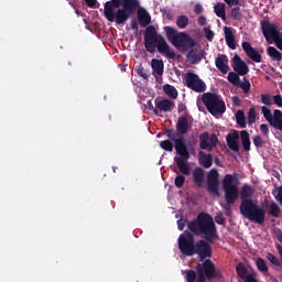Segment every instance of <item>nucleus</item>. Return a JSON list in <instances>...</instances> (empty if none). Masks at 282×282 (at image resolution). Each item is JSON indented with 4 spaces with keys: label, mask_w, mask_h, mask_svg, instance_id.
I'll return each instance as SVG.
<instances>
[{
    "label": "nucleus",
    "mask_w": 282,
    "mask_h": 282,
    "mask_svg": "<svg viewBox=\"0 0 282 282\" xmlns=\"http://www.w3.org/2000/svg\"><path fill=\"white\" fill-rule=\"evenodd\" d=\"M165 135L169 140L161 141L160 147L163 149V151H167V153H173L174 147L176 155H178L174 158V162L180 173L183 175H191V166L188 165V160H191V152H188L186 140L174 129H166Z\"/></svg>",
    "instance_id": "2"
},
{
    "label": "nucleus",
    "mask_w": 282,
    "mask_h": 282,
    "mask_svg": "<svg viewBox=\"0 0 282 282\" xmlns=\"http://www.w3.org/2000/svg\"><path fill=\"white\" fill-rule=\"evenodd\" d=\"M221 270L215 268V263L212 260H205L196 265V272L194 270L186 271L187 282H206L213 281V279H221Z\"/></svg>",
    "instance_id": "6"
},
{
    "label": "nucleus",
    "mask_w": 282,
    "mask_h": 282,
    "mask_svg": "<svg viewBox=\"0 0 282 282\" xmlns=\"http://www.w3.org/2000/svg\"><path fill=\"white\" fill-rule=\"evenodd\" d=\"M176 25L177 28H180V30H186V28L188 26V17L180 15L176 19Z\"/></svg>",
    "instance_id": "35"
},
{
    "label": "nucleus",
    "mask_w": 282,
    "mask_h": 282,
    "mask_svg": "<svg viewBox=\"0 0 282 282\" xmlns=\"http://www.w3.org/2000/svg\"><path fill=\"white\" fill-rule=\"evenodd\" d=\"M226 142L230 151L239 152V132L234 131L227 134Z\"/></svg>",
    "instance_id": "16"
},
{
    "label": "nucleus",
    "mask_w": 282,
    "mask_h": 282,
    "mask_svg": "<svg viewBox=\"0 0 282 282\" xmlns=\"http://www.w3.org/2000/svg\"><path fill=\"white\" fill-rule=\"evenodd\" d=\"M215 65L221 74H228V69H230V67L228 66V56L224 54H219L216 57Z\"/></svg>",
    "instance_id": "19"
},
{
    "label": "nucleus",
    "mask_w": 282,
    "mask_h": 282,
    "mask_svg": "<svg viewBox=\"0 0 282 282\" xmlns=\"http://www.w3.org/2000/svg\"><path fill=\"white\" fill-rule=\"evenodd\" d=\"M230 205L231 204H226L225 206H224V210H225V215H227V217H230V215H232V209H230Z\"/></svg>",
    "instance_id": "56"
},
{
    "label": "nucleus",
    "mask_w": 282,
    "mask_h": 282,
    "mask_svg": "<svg viewBox=\"0 0 282 282\" xmlns=\"http://www.w3.org/2000/svg\"><path fill=\"white\" fill-rule=\"evenodd\" d=\"M232 102L236 104L237 106L241 105V100L237 96L232 97Z\"/></svg>",
    "instance_id": "61"
},
{
    "label": "nucleus",
    "mask_w": 282,
    "mask_h": 282,
    "mask_svg": "<svg viewBox=\"0 0 282 282\" xmlns=\"http://www.w3.org/2000/svg\"><path fill=\"white\" fill-rule=\"evenodd\" d=\"M195 14H202L204 12V7L200 3L195 4L194 7Z\"/></svg>",
    "instance_id": "54"
},
{
    "label": "nucleus",
    "mask_w": 282,
    "mask_h": 282,
    "mask_svg": "<svg viewBox=\"0 0 282 282\" xmlns=\"http://www.w3.org/2000/svg\"><path fill=\"white\" fill-rule=\"evenodd\" d=\"M217 142H219L217 134L213 133L212 135H209L208 151H213V149H215V147H217Z\"/></svg>",
    "instance_id": "43"
},
{
    "label": "nucleus",
    "mask_w": 282,
    "mask_h": 282,
    "mask_svg": "<svg viewBox=\"0 0 282 282\" xmlns=\"http://www.w3.org/2000/svg\"><path fill=\"white\" fill-rule=\"evenodd\" d=\"M156 109H160L161 111L169 112L171 109H173V101L170 99H163L155 102Z\"/></svg>",
    "instance_id": "29"
},
{
    "label": "nucleus",
    "mask_w": 282,
    "mask_h": 282,
    "mask_svg": "<svg viewBox=\"0 0 282 282\" xmlns=\"http://www.w3.org/2000/svg\"><path fill=\"white\" fill-rule=\"evenodd\" d=\"M192 177H193L194 184L198 188H202V186H204V180L206 178V174L204 173V169L195 167L192 172Z\"/></svg>",
    "instance_id": "18"
},
{
    "label": "nucleus",
    "mask_w": 282,
    "mask_h": 282,
    "mask_svg": "<svg viewBox=\"0 0 282 282\" xmlns=\"http://www.w3.org/2000/svg\"><path fill=\"white\" fill-rule=\"evenodd\" d=\"M273 102H274V105H276V107L282 108V97H281V95L273 96Z\"/></svg>",
    "instance_id": "53"
},
{
    "label": "nucleus",
    "mask_w": 282,
    "mask_h": 282,
    "mask_svg": "<svg viewBox=\"0 0 282 282\" xmlns=\"http://www.w3.org/2000/svg\"><path fill=\"white\" fill-rule=\"evenodd\" d=\"M237 275L242 279V281H247L249 276H254V274L248 271L245 263H238L236 267Z\"/></svg>",
    "instance_id": "25"
},
{
    "label": "nucleus",
    "mask_w": 282,
    "mask_h": 282,
    "mask_svg": "<svg viewBox=\"0 0 282 282\" xmlns=\"http://www.w3.org/2000/svg\"><path fill=\"white\" fill-rule=\"evenodd\" d=\"M256 265L259 270V272H268V264L265 263V260L263 258H258L256 261Z\"/></svg>",
    "instance_id": "40"
},
{
    "label": "nucleus",
    "mask_w": 282,
    "mask_h": 282,
    "mask_svg": "<svg viewBox=\"0 0 282 282\" xmlns=\"http://www.w3.org/2000/svg\"><path fill=\"white\" fill-rule=\"evenodd\" d=\"M187 229L178 237V250L185 257L198 254L200 261L213 257V247L209 243L219 239L213 216L204 212L199 213L187 224Z\"/></svg>",
    "instance_id": "1"
},
{
    "label": "nucleus",
    "mask_w": 282,
    "mask_h": 282,
    "mask_svg": "<svg viewBox=\"0 0 282 282\" xmlns=\"http://www.w3.org/2000/svg\"><path fill=\"white\" fill-rule=\"evenodd\" d=\"M198 162L204 169H210V166H213V154H206L203 151H199Z\"/></svg>",
    "instance_id": "23"
},
{
    "label": "nucleus",
    "mask_w": 282,
    "mask_h": 282,
    "mask_svg": "<svg viewBox=\"0 0 282 282\" xmlns=\"http://www.w3.org/2000/svg\"><path fill=\"white\" fill-rule=\"evenodd\" d=\"M242 50L253 63H261V54L249 42H242Z\"/></svg>",
    "instance_id": "15"
},
{
    "label": "nucleus",
    "mask_w": 282,
    "mask_h": 282,
    "mask_svg": "<svg viewBox=\"0 0 282 282\" xmlns=\"http://www.w3.org/2000/svg\"><path fill=\"white\" fill-rule=\"evenodd\" d=\"M271 281L272 282H279V280L276 278H274V276H271Z\"/></svg>",
    "instance_id": "63"
},
{
    "label": "nucleus",
    "mask_w": 282,
    "mask_h": 282,
    "mask_svg": "<svg viewBox=\"0 0 282 282\" xmlns=\"http://www.w3.org/2000/svg\"><path fill=\"white\" fill-rule=\"evenodd\" d=\"M261 102L263 104V105H268V106H270V105H272V98L270 97V95H261Z\"/></svg>",
    "instance_id": "49"
},
{
    "label": "nucleus",
    "mask_w": 282,
    "mask_h": 282,
    "mask_svg": "<svg viewBox=\"0 0 282 282\" xmlns=\"http://www.w3.org/2000/svg\"><path fill=\"white\" fill-rule=\"evenodd\" d=\"M151 67L156 76H162L164 74V62L162 59L153 58L151 61Z\"/></svg>",
    "instance_id": "26"
},
{
    "label": "nucleus",
    "mask_w": 282,
    "mask_h": 282,
    "mask_svg": "<svg viewBox=\"0 0 282 282\" xmlns=\"http://www.w3.org/2000/svg\"><path fill=\"white\" fill-rule=\"evenodd\" d=\"M229 8H232V6H239V0H224Z\"/></svg>",
    "instance_id": "57"
},
{
    "label": "nucleus",
    "mask_w": 282,
    "mask_h": 282,
    "mask_svg": "<svg viewBox=\"0 0 282 282\" xmlns=\"http://www.w3.org/2000/svg\"><path fill=\"white\" fill-rule=\"evenodd\" d=\"M231 19H235L236 21H241V11L239 7H235L231 9L230 13Z\"/></svg>",
    "instance_id": "45"
},
{
    "label": "nucleus",
    "mask_w": 282,
    "mask_h": 282,
    "mask_svg": "<svg viewBox=\"0 0 282 282\" xmlns=\"http://www.w3.org/2000/svg\"><path fill=\"white\" fill-rule=\"evenodd\" d=\"M237 180V173L226 174L223 180V191L225 193V200L227 204H235L239 199V187L235 184Z\"/></svg>",
    "instance_id": "9"
},
{
    "label": "nucleus",
    "mask_w": 282,
    "mask_h": 282,
    "mask_svg": "<svg viewBox=\"0 0 282 282\" xmlns=\"http://www.w3.org/2000/svg\"><path fill=\"white\" fill-rule=\"evenodd\" d=\"M148 105H149V110L150 111H153V113H155V116H160V112L158 111V108H155L151 101H149Z\"/></svg>",
    "instance_id": "58"
},
{
    "label": "nucleus",
    "mask_w": 282,
    "mask_h": 282,
    "mask_svg": "<svg viewBox=\"0 0 282 282\" xmlns=\"http://www.w3.org/2000/svg\"><path fill=\"white\" fill-rule=\"evenodd\" d=\"M276 250L281 257V260L276 256L270 252L267 253V259L268 261H270V263H272V265H275V268H282V246L276 245Z\"/></svg>",
    "instance_id": "24"
},
{
    "label": "nucleus",
    "mask_w": 282,
    "mask_h": 282,
    "mask_svg": "<svg viewBox=\"0 0 282 282\" xmlns=\"http://www.w3.org/2000/svg\"><path fill=\"white\" fill-rule=\"evenodd\" d=\"M260 131L263 135H268L270 133V127L267 123L260 124Z\"/></svg>",
    "instance_id": "52"
},
{
    "label": "nucleus",
    "mask_w": 282,
    "mask_h": 282,
    "mask_svg": "<svg viewBox=\"0 0 282 282\" xmlns=\"http://www.w3.org/2000/svg\"><path fill=\"white\" fill-rule=\"evenodd\" d=\"M236 121H237V124L241 127V129H246V113H243L242 110H238L236 112Z\"/></svg>",
    "instance_id": "34"
},
{
    "label": "nucleus",
    "mask_w": 282,
    "mask_h": 282,
    "mask_svg": "<svg viewBox=\"0 0 282 282\" xmlns=\"http://www.w3.org/2000/svg\"><path fill=\"white\" fill-rule=\"evenodd\" d=\"M203 105L212 116H221L226 113V102L221 99L220 95L215 93H204L202 95Z\"/></svg>",
    "instance_id": "7"
},
{
    "label": "nucleus",
    "mask_w": 282,
    "mask_h": 282,
    "mask_svg": "<svg viewBox=\"0 0 282 282\" xmlns=\"http://www.w3.org/2000/svg\"><path fill=\"white\" fill-rule=\"evenodd\" d=\"M163 90L164 94H166V96H169V98H172V100L177 99V88H175V86H171L169 84L163 86Z\"/></svg>",
    "instance_id": "32"
},
{
    "label": "nucleus",
    "mask_w": 282,
    "mask_h": 282,
    "mask_svg": "<svg viewBox=\"0 0 282 282\" xmlns=\"http://www.w3.org/2000/svg\"><path fill=\"white\" fill-rule=\"evenodd\" d=\"M199 149H202L203 151H208V148L210 147L209 140H210V134L208 132H202L199 134Z\"/></svg>",
    "instance_id": "28"
},
{
    "label": "nucleus",
    "mask_w": 282,
    "mask_h": 282,
    "mask_svg": "<svg viewBox=\"0 0 282 282\" xmlns=\"http://www.w3.org/2000/svg\"><path fill=\"white\" fill-rule=\"evenodd\" d=\"M206 52L202 48H194L191 47V50L186 54V61L187 63H191V65H198V63H202L204 59Z\"/></svg>",
    "instance_id": "13"
},
{
    "label": "nucleus",
    "mask_w": 282,
    "mask_h": 282,
    "mask_svg": "<svg viewBox=\"0 0 282 282\" xmlns=\"http://www.w3.org/2000/svg\"><path fill=\"white\" fill-rule=\"evenodd\" d=\"M237 87H240V89H242L243 94H249L250 93V80H248L247 78H243V82H239V84L237 85Z\"/></svg>",
    "instance_id": "41"
},
{
    "label": "nucleus",
    "mask_w": 282,
    "mask_h": 282,
    "mask_svg": "<svg viewBox=\"0 0 282 282\" xmlns=\"http://www.w3.org/2000/svg\"><path fill=\"white\" fill-rule=\"evenodd\" d=\"M144 47L149 54H153L155 52V47L158 48L159 54L166 56V58H171L175 61L177 54L175 51L169 45L164 36L158 33V30L154 25H149L145 29L144 33Z\"/></svg>",
    "instance_id": "5"
},
{
    "label": "nucleus",
    "mask_w": 282,
    "mask_h": 282,
    "mask_svg": "<svg viewBox=\"0 0 282 282\" xmlns=\"http://www.w3.org/2000/svg\"><path fill=\"white\" fill-rule=\"evenodd\" d=\"M164 30L166 37L169 39V41H171V43H173L175 41V37L180 34L177 33V30L172 26H165Z\"/></svg>",
    "instance_id": "33"
},
{
    "label": "nucleus",
    "mask_w": 282,
    "mask_h": 282,
    "mask_svg": "<svg viewBox=\"0 0 282 282\" xmlns=\"http://www.w3.org/2000/svg\"><path fill=\"white\" fill-rule=\"evenodd\" d=\"M130 25H131V30H134L135 34H138V30H139L138 20L132 19Z\"/></svg>",
    "instance_id": "55"
},
{
    "label": "nucleus",
    "mask_w": 282,
    "mask_h": 282,
    "mask_svg": "<svg viewBox=\"0 0 282 282\" xmlns=\"http://www.w3.org/2000/svg\"><path fill=\"white\" fill-rule=\"evenodd\" d=\"M191 221H188L187 219H178L177 220V228L178 230H184V228H186V224L188 225Z\"/></svg>",
    "instance_id": "50"
},
{
    "label": "nucleus",
    "mask_w": 282,
    "mask_h": 282,
    "mask_svg": "<svg viewBox=\"0 0 282 282\" xmlns=\"http://www.w3.org/2000/svg\"><path fill=\"white\" fill-rule=\"evenodd\" d=\"M232 69L238 76H246L250 72V67L239 55H235L232 58Z\"/></svg>",
    "instance_id": "14"
},
{
    "label": "nucleus",
    "mask_w": 282,
    "mask_h": 282,
    "mask_svg": "<svg viewBox=\"0 0 282 282\" xmlns=\"http://www.w3.org/2000/svg\"><path fill=\"white\" fill-rule=\"evenodd\" d=\"M261 29L267 43H269V45L274 43L278 50L282 52V36L281 32L279 31V26L270 21H262Z\"/></svg>",
    "instance_id": "8"
},
{
    "label": "nucleus",
    "mask_w": 282,
    "mask_h": 282,
    "mask_svg": "<svg viewBox=\"0 0 282 282\" xmlns=\"http://www.w3.org/2000/svg\"><path fill=\"white\" fill-rule=\"evenodd\" d=\"M254 195V188L249 184H243L240 191L241 203L239 205L240 215L249 221H256V224H264L265 221V210L254 204L252 199Z\"/></svg>",
    "instance_id": "4"
},
{
    "label": "nucleus",
    "mask_w": 282,
    "mask_h": 282,
    "mask_svg": "<svg viewBox=\"0 0 282 282\" xmlns=\"http://www.w3.org/2000/svg\"><path fill=\"white\" fill-rule=\"evenodd\" d=\"M227 80H229L231 85L237 87L241 79L239 78V75L237 73L230 72L228 73Z\"/></svg>",
    "instance_id": "38"
},
{
    "label": "nucleus",
    "mask_w": 282,
    "mask_h": 282,
    "mask_svg": "<svg viewBox=\"0 0 282 282\" xmlns=\"http://www.w3.org/2000/svg\"><path fill=\"white\" fill-rule=\"evenodd\" d=\"M113 173H116V167H112Z\"/></svg>",
    "instance_id": "64"
},
{
    "label": "nucleus",
    "mask_w": 282,
    "mask_h": 282,
    "mask_svg": "<svg viewBox=\"0 0 282 282\" xmlns=\"http://www.w3.org/2000/svg\"><path fill=\"white\" fill-rule=\"evenodd\" d=\"M219 186V173L217 170H212L209 174L207 175V191L212 195H219V189L217 188Z\"/></svg>",
    "instance_id": "12"
},
{
    "label": "nucleus",
    "mask_w": 282,
    "mask_h": 282,
    "mask_svg": "<svg viewBox=\"0 0 282 282\" xmlns=\"http://www.w3.org/2000/svg\"><path fill=\"white\" fill-rule=\"evenodd\" d=\"M253 144L256 149H261L263 147V138L261 135L253 137Z\"/></svg>",
    "instance_id": "47"
},
{
    "label": "nucleus",
    "mask_w": 282,
    "mask_h": 282,
    "mask_svg": "<svg viewBox=\"0 0 282 282\" xmlns=\"http://www.w3.org/2000/svg\"><path fill=\"white\" fill-rule=\"evenodd\" d=\"M215 221L218 226H224L226 224V218L221 214L215 216Z\"/></svg>",
    "instance_id": "51"
},
{
    "label": "nucleus",
    "mask_w": 282,
    "mask_h": 282,
    "mask_svg": "<svg viewBox=\"0 0 282 282\" xmlns=\"http://www.w3.org/2000/svg\"><path fill=\"white\" fill-rule=\"evenodd\" d=\"M269 215H271V217H279V215H281V207H279L276 203H271L269 206Z\"/></svg>",
    "instance_id": "36"
},
{
    "label": "nucleus",
    "mask_w": 282,
    "mask_h": 282,
    "mask_svg": "<svg viewBox=\"0 0 282 282\" xmlns=\"http://www.w3.org/2000/svg\"><path fill=\"white\" fill-rule=\"evenodd\" d=\"M172 45H174V47H181L182 50H191V47L197 45V42H195L188 34L181 32L174 39Z\"/></svg>",
    "instance_id": "11"
},
{
    "label": "nucleus",
    "mask_w": 282,
    "mask_h": 282,
    "mask_svg": "<svg viewBox=\"0 0 282 282\" xmlns=\"http://www.w3.org/2000/svg\"><path fill=\"white\" fill-rule=\"evenodd\" d=\"M273 197L279 202L282 206V186L276 187L272 191Z\"/></svg>",
    "instance_id": "44"
},
{
    "label": "nucleus",
    "mask_w": 282,
    "mask_h": 282,
    "mask_svg": "<svg viewBox=\"0 0 282 282\" xmlns=\"http://www.w3.org/2000/svg\"><path fill=\"white\" fill-rule=\"evenodd\" d=\"M205 32V39H207V41H213V39H215V32H213V30L205 28L204 29Z\"/></svg>",
    "instance_id": "48"
},
{
    "label": "nucleus",
    "mask_w": 282,
    "mask_h": 282,
    "mask_svg": "<svg viewBox=\"0 0 282 282\" xmlns=\"http://www.w3.org/2000/svg\"><path fill=\"white\" fill-rule=\"evenodd\" d=\"M198 25H206V17L200 15L198 18Z\"/></svg>",
    "instance_id": "60"
},
{
    "label": "nucleus",
    "mask_w": 282,
    "mask_h": 282,
    "mask_svg": "<svg viewBox=\"0 0 282 282\" xmlns=\"http://www.w3.org/2000/svg\"><path fill=\"white\" fill-rule=\"evenodd\" d=\"M85 3L88 6V8H96L98 0H85Z\"/></svg>",
    "instance_id": "59"
},
{
    "label": "nucleus",
    "mask_w": 282,
    "mask_h": 282,
    "mask_svg": "<svg viewBox=\"0 0 282 282\" xmlns=\"http://www.w3.org/2000/svg\"><path fill=\"white\" fill-rule=\"evenodd\" d=\"M185 182H186V177L184 175H177L174 180V184L176 188H182Z\"/></svg>",
    "instance_id": "46"
},
{
    "label": "nucleus",
    "mask_w": 282,
    "mask_h": 282,
    "mask_svg": "<svg viewBox=\"0 0 282 282\" xmlns=\"http://www.w3.org/2000/svg\"><path fill=\"white\" fill-rule=\"evenodd\" d=\"M270 127L282 133V111L279 109L273 110V119L269 123Z\"/></svg>",
    "instance_id": "22"
},
{
    "label": "nucleus",
    "mask_w": 282,
    "mask_h": 282,
    "mask_svg": "<svg viewBox=\"0 0 282 282\" xmlns=\"http://www.w3.org/2000/svg\"><path fill=\"white\" fill-rule=\"evenodd\" d=\"M216 17L226 21V4L224 2H217L214 7Z\"/></svg>",
    "instance_id": "30"
},
{
    "label": "nucleus",
    "mask_w": 282,
    "mask_h": 282,
    "mask_svg": "<svg viewBox=\"0 0 282 282\" xmlns=\"http://www.w3.org/2000/svg\"><path fill=\"white\" fill-rule=\"evenodd\" d=\"M140 8V0H109L104 6V15L110 23L123 25Z\"/></svg>",
    "instance_id": "3"
},
{
    "label": "nucleus",
    "mask_w": 282,
    "mask_h": 282,
    "mask_svg": "<svg viewBox=\"0 0 282 282\" xmlns=\"http://www.w3.org/2000/svg\"><path fill=\"white\" fill-rule=\"evenodd\" d=\"M178 111H180V113H182V111H186V106H184V105H180L178 106Z\"/></svg>",
    "instance_id": "62"
},
{
    "label": "nucleus",
    "mask_w": 282,
    "mask_h": 282,
    "mask_svg": "<svg viewBox=\"0 0 282 282\" xmlns=\"http://www.w3.org/2000/svg\"><path fill=\"white\" fill-rule=\"evenodd\" d=\"M267 53L270 56L271 61H276L278 63H281L282 61V54L276 50L274 46H269L267 48Z\"/></svg>",
    "instance_id": "31"
},
{
    "label": "nucleus",
    "mask_w": 282,
    "mask_h": 282,
    "mask_svg": "<svg viewBox=\"0 0 282 282\" xmlns=\"http://www.w3.org/2000/svg\"><path fill=\"white\" fill-rule=\"evenodd\" d=\"M240 140H241L243 151L246 152L250 151L251 142H250V133L248 132V130L240 131Z\"/></svg>",
    "instance_id": "27"
},
{
    "label": "nucleus",
    "mask_w": 282,
    "mask_h": 282,
    "mask_svg": "<svg viewBox=\"0 0 282 282\" xmlns=\"http://www.w3.org/2000/svg\"><path fill=\"white\" fill-rule=\"evenodd\" d=\"M225 41L230 50H237V43L235 42V33L232 32V28L225 26Z\"/></svg>",
    "instance_id": "20"
},
{
    "label": "nucleus",
    "mask_w": 282,
    "mask_h": 282,
    "mask_svg": "<svg viewBox=\"0 0 282 282\" xmlns=\"http://www.w3.org/2000/svg\"><path fill=\"white\" fill-rule=\"evenodd\" d=\"M138 23L141 28H147L151 23V14L147 10L140 9L137 13Z\"/></svg>",
    "instance_id": "21"
},
{
    "label": "nucleus",
    "mask_w": 282,
    "mask_h": 282,
    "mask_svg": "<svg viewBox=\"0 0 282 282\" xmlns=\"http://www.w3.org/2000/svg\"><path fill=\"white\" fill-rule=\"evenodd\" d=\"M185 83L186 87L196 94H204L206 91V83L194 72H187L185 74Z\"/></svg>",
    "instance_id": "10"
},
{
    "label": "nucleus",
    "mask_w": 282,
    "mask_h": 282,
    "mask_svg": "<svg viewBox=\"0 0 282 282\" xmlns=\"http://www.w3.org/2000/svg\"><path fill=\"white\" fill-rule=\"evenodd\" d=\"M261 111H262V115L264 117V119L269 122H271V120L274 119V113H272V110H270V108L265 107V106H262L261 107Z\"/></svg>",
    "instance_id": "37"
},
{
    "label": "nucleus",
    "mask_w": 282,
    "mask_h": 282,
    "mask_svg": "<svg viewBox=\"0 0 282 282\" xmlns=\"http://www.w3.org/2000/svg\"><path fill=\"white\" fill-rule=\"evenodd\" d=\"M248 124H254L257 122V109L251 107L248 112Z\"/></svg>",
    "instance_id": "39"
},
{
    "label": "nucleus",
    "mask_w": 282,
    "mask_h": 282,
    "mask_svg": "<svg viewBox=\"0 0 282 282\" xmlns=\"http://www.w3.org/2000/svg\"><path fill=\"white\" fill-rule=\"evenodd\" d=\"M176 133H178V135H182L184 138V135H186V133H188V131H191V126H188V119L186 118V116H182L178 118L177 123H176Z\"/></svg>",
    "instance_id": "17"
},
{
    "label": "nucleus",
    "mask_w": 282,
    "mask_h": 282,
    "mask_svg": "<svg viewBox=\"0 0 282 282\" xmlns=\"http://www.w3.org/2000/svg\"><path fill=\"white\" fill-rule=\"evenodd\" d=\"M137 73H138V76L143 78V80H149V70L144 69V67H142V65H140L137 68Z\"/></svg>",
    "instance_id": "42"
}]
</instances>
